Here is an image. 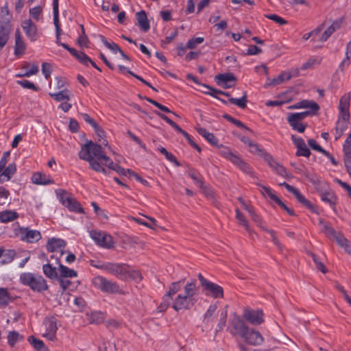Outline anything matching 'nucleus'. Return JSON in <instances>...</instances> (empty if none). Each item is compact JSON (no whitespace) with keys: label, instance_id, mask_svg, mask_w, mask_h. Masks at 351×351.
<instances>
[{"label":"nucleus","instance_id":"obj_1","mask_svg":"<svg viewBox=\"0 0 351 351\" xmlns=\"http://www.w3.org/2000/svg\"><path fill=\"white\" fill-rule=\"evenodd\" d=\"M196 281L187 282L184 287V293H180L173 300L172 308L176 311L190 310L197 302Z\"/></svg>","mask_w":351,"mask_h":351},{"label":"nucleus","instance_id":"obj_2","mask_svg":"<svg viewBox=\"0 0 351 351\" xmlns=\"http://www.w3.org/2000/svg\"><path fill=\"white\" fill-rule=\"evenodd\" d=\"M20 282L29 287L32 291L42 293L49 289L47 280L40 275L31 272H24L20 275Z\"/></svg>","mask_w":351,"mask_h":351},{"label":"nucleus","instance_id":"obj_3","mask_svg":"<svg viewBox=\"0 0 351 351\" xmlns=\"http://www.w3.org/2000/svg\"><path fill=\"white\" fill-rule=\"evenodd\" d=\"M198 278L206 295L215 299L223 298V289L221 286L206 280L202 274H198Z\"/></svg>","mask_w":351,"mask_h":351},{"label":"nucleus","instance_id":"obj_4","mask_svg":"<svg viewBox=\"0 0 351 351\" xmlns=\"http://www.w3.org/2000/svg\"><path fill=\"white\" fill-rule=\"evenodd\" d=\"M14 233L21 241L28 243H36L42 238L40 231L32 230L29 227H19L14 230Z\"/></svg>","mask_w":351,"mask_h":351},{"label":"nucleus","instance_id":"obj_5","mask_svg":"<svg viewBox=\"0 0 351 351\" xmlns=\"http://www.w3.org/2000/svg\"><path fill=\"white\" fill-rule=\"evenodd\" d=\"M229 324L228 330L230 333L234 336H238L241 338L245 335V333L249 329V327L246 325L243 319L236 314L234 315L233 317L230 319Z\"/></svg>","mask_w":351,"mask_h":351},{"label":"nucleus","instance_id":"obj_6","mask_svg":"<svg viewBox=\"0 0 351 351\" xmlns=\"http://www.w3.org/2000/svg\"><path fill=\"white\" fill-rule=\"evenodd\" d=\"M101 268L121 280L128 278V276L130 274L129 266L123 263L118 264L107 263L102 265Z\"/></svg>","mask_w":351,"mask_h":351},{"label":"nucleus","instance_id":"obj_7","mask_svg":"<svg viewBox=\"0 0 351 351\" xmlns=\"http://www.w3.org/2000/svg\"><path fill=\"white\" fill-rule=\"evenodd\" d=\"M92 282L95 287L100 289L103 292L107 293H117L121 292L119 287L116 282L110 281L102 276H98L95 277Z\"/></svg>","mask_w":351,"mask_h":351},{"label":"nucleus","instance_id":"obj_8","mask_svg":"<svg viewBox=\"0 0 351 351\" xmlns=\"http://www.w3.org/2000/svg\"><path fill=\"white\" fill-rule=\"evenodd\" d=\"M88 151V155H92L97 160H109V157L103 152V148L101 145L93 143L92 141H87L82 145L79 153Z\"/></svg>","mask_w":351,"mask_h":351},{"label":"nucleus","instance_id":"obj_9","mask_svg":"<svg viewBox=\"0 0 351 351\" xmlns=\"http://www.w3.org/2000/svg\"><path fill=\"white\" fill-rule=\"evenodd\" d=\"M21 27L31 42H35L40 38L41 34L39 32L37 25L31 19L23 21Z\"/></svg>","mask_w":351,"mask_h":351},{"label":"nucleus","instance_id":"obj_10","mask_svg":"<svg viewBox=\"0 0 351 351\" xmlns=\"http://www.w3.org/2000/svg\"><path fill=\"white\" fill-rule=\"evenodd\" d=\"M90 237L101 247L111 248L113 247L112 237L101 231L92 230L90 232Z\"/></svg>","mask_w":351,"mask_h":351},{"label":"nucleus","instance_id":"obj_11","mask_svg":"<svg viewBox=\"0 0 351 351\" xmlns=\"http://www.w3.org/2000/svg\"><path fill=\"white\" fill-rule=\"evenodd\" d=\"M243 317L252 325H260L264 322L263 313L262 310H253L245 308Z\"/></svg>","mask_w":351,"mask_h":351},{"label":"nucleus","instance_id":"obj_12","mask_svg":"<svg viewBox=\"0 0 351 351\" xmlns=\"http://www.w3.org/2000/svg\"><path fill=\"white\" fill-rule=\"evenodd\" d=\"M291 138L297 147V152L295 153L297 156H304L309 157L311 155V151L307 147L304 139L301 137H297L292 134Z\"/></svg>","mask_w":351,"mask_h":351},{"label":"nucleus","instance_id":"obj_13","mask_svg":"<svg viewBox=\"0 0 351 351\" xmlns=\"http://www.w3.org/2000/svg\"><path fill=\"white\" fill-rule=\"evenodd\" d=\"M243 339L247 343L252 346H259L264 341L263 337L258 330L250 328H249L248 331L243 336Z\"/></svg>","mask_w":351,"mask_h":351},{"label":"nucleus","instance_id":"obj_14","mask_svg":"<svg viewBox=\"0 0 351 351\" xmlns=\"http://www.w3.org/2000/svg\"><path fill=\"white\" fill-rule=\"evenodd\" d=\"M66 246V242L61 239L51 238L48 240L46 247L50 252H60V255L64 253V248Z\"/></svg>","mask_w":351,"mask_h":351},{"label":"nucleus","instance_id":"obj_15","mask_svg":"<svg viewBox=\"0 0 351 351\" xmlns=\"http://www.w3.org/2000/svg\"><path fill=\"white\" fill-rule=\"evenodd\" d=\"M15 45H14V55L21 56L25 53L26 49V45L23 40L19 29H16L14 34Z\"/></svg>","mask_w":351,"mask_h":351},{"label":"nucleus","instance_id":"obj_16","mask_svg":"<svg viewBox=\"0 0 351 351\" xmlns=\"http://www.w3.org/2000/svg\"><path fill=\"white\" fill-rule=\"evenodd\" d=\"M299 74V70L295 69L294 74L292 75L289 72H282L277 77L272 80H268L265 86H276L283 82L285 80H289L292 76H297Z\"/></svg>","mask_w":351,"mask_h":351},{"label":"nucleus","instance_id":"obj_17","mask_svg":"<svg viewBox=\"0 0 351 351\" xmlns=\"http://www.w3.org/2000/svg\"><path fill=\"white\" fill-rule=\"evenodd\" d=\"M217 84L224 88H229L232 85L227 84V82L236 81V77L232 73L218 74L215 77Z\"/></svg>","mask_w":351,"mask_h":351},{"label":"nucleus","instance_id":"obj_18","mask_svg":"<svg viewBox=\"0 0 351 351\" xmlns=\"http://www.w3.org/2000/svg\"><path fill=\"white\" fill-rule=\"evenodd\" d=\"M319 225L322 227V232L329 239L334 238L337 241V237L341 236L342 234L335 230L329 224L326 223L323 219H320Z\"/></svg>","mask_w":351,"mask_h":351},{"label":"nucleus","instance_id":"obj_19","mask_svg":"<svg viewBox=\"0 0 351 351\" xmlns=\"http://www.w3.org/2000/svg\"><path fill=\"white\" fill-rule=\"evenodd\" d=\"M323 189L324 188L319 191L320 193L321 199L323 202L328 203L331 207L335 208L337 202V196L332 191L330 190L324 192Z\"/></svg>","mask_w":351,"mask_h":351},{"label":"nucleus","instance_id":"obj_20","mask_svg":"<svg viewBox=\"0 0 351 351\" xmlns=\"http://www.w3.org/2000/svg\"><path fill=\"white\" fill-rule=\"evenodd\" d=\"M289 109L309 108L313 110H319V105L312 100H302L289 107Z\"/></svg>","mask_w":351,"mask_h":351},{"label":"nucleus","instance_id":"obj_21","mask_svg":"<svg viewBox=\"0 0 351 351\" xmlns=\"http://www.w3.org/2000/svg\"><path fill=\"white\" fill-rule=\"evenodd\" d=\"M79 158L82 160L88 161L89 162L90 167L92 169H93L95 171H99L101 165L100 163L97 161L96 158L95 159L92 155L88 154V151L86 150L85 152L83 151L82 153H79Z\"/></svg>","mask_w":351,"mask_h":351},{"label":"nucleus","instance_id":"obj_22","mask_svg":"<svg viewBox=\"0 0 351 351\" xmlns=\"http://www.w3.org/2000/svg\"><path fill=\"white\" fill-rule=\"evenodd\" d=\"M138 25L143 32H147L150 29L149 22L146 12L141 10L136 14Z\"/></svg>","mask_w":351,"mask_h":351},{"label":"nucleus","instance_id":"obj_23","mask_svg":"<svg viewBox=\"0 0 351 351\" xmlns=\"http://www.w3.org/2000/svg\"><path fill=\"white\" fill-rule=\"evenodd\" d=\"M32 181L34 184L40 185H47L54 183L53 180L50 179L48 176L43 174L40 172L34 173L32 176Z\"/></svg>","mask_w":351,"mask_h":351},{"label":"nucleus","instance_id":"obj_24","mask_svg":"<svg viewBox=\"0 0 351 351\" xmlns=\"http://www.w3.org/2000/svg\"><path fill=\"white\" fill-rule=\"evenodd\" d=\"M292 194L295 195L297 200L304 206L313 213H317L316 207L312 204L309 200L306 199L298 189H296Z\"/></svg>","mask_w":351,"mask_h":351},{"label":"nucleus","instance_id":"obj_25","mask_svg":"<svg viewBox=\"0 0 351 351\" xmlns=\"http://www.w3.org/2000/svg\"><path fill=\"white\" fill-rule=\"evenodd\" d=\"M11 19L12 15L10 13L8 5L5 4L1 9L0 26L11 27Z\"/></svg>","mask_w":351,"mask_h":351},{"label":"nucleus","instance_id":"obj_26","mask_svg":"<svg viewBox=\"0 0 351 351\" xmlns=\"http://www.w3.org/2000/svg\"><path fill=\"white\" fill-rule=\"evenodd\" d=\"M58 269L60 272V276H58V278H75L77 276V273L75 270L70 269L61 263H59Z\"/></svg>","mask_w":351,"mask_h":351},{"label":"nucleus","instance_id":"obj_27","mask_svg":"<svg viewBox=\"0 0 351 351\" xmlns=\"http://www.w3.org/2000/svg\"><path fill=\"white\" fill-rule=\"evenodd\" d=\"M66 207L72 212L82 213L84 212L83 208L80 203L73 197H66Z\"/></svg>","mask_w":351,"mask_h":351},{"label":"nucleus","instance_id":"obj_28","mask_svg":"<svg viewBox=\"0 0 351 351\" xmlns=\"http://www.w3.org/2000/svg\"><path fill=\"white\" fill-rule=\"evenodd\" d=\"M197 132L202 136L206 141H208L213 145H217L218 139L215 136L213 133H210L206 129L204 128H197Z\"/></svg>","mask_w":351,"mask_h":351},{"label":"nucleus","instance_id":"obj_29","mask_svg":"<svg viewBox=\"0 0 351 351\" xmlns=\"http://www.w3.org/2000/svg\"><path fill=\"white\" fill-rule=\"evenodd\" d=\"M43 271L44 274L50 279H57L58 278V274L56 267H53L49 263H47L43 265Z\"/></svg>","mask_w":351,"mask_h":351},{"label":"nucleus","instance_id":"obj_30","mask_svg":"<svg viewBox=\"0 0 351 351\" xmlns=\"http://www.w3.org/2000/svg\"><path fill=\"white\" fill-rule=\"evenodd\" d=\"M350 113L339 114L337 122L336 128L344 132L347 130L349 123Z\"/></svg>","mask_w":351,"mask_h":351},{"label":"nucleus","instance_id":"obj_31","mask_svg":"<svg viewBox=\"0 0 351 351\" xmlns=\"http://www.w3.org/2000/svg\"><path fill=\"white\" fill-rule=\"evenodd\" d=\"M318 110H313L310 109L309 110H306L302 112L289 113L288 117H291L292 120L295 119L301 121L309 115L316 114Z\"/></svg>","mask_w":351,"mask_h":351},{"label":"nucleus","instance_id":"obj_32","mask_svg":"<svg viewBox=\"0 0 351 351\" xmlns=\"http://www.w3.org/2000/svg\"><path fill=\"white\" fill-rule=\"evenodd\" d=\"M221 154L231 162L235 165L237 167L241 163L243 160L237 155L232 152L230 150L226 149L221 152Z\"/></svg>","mask_w":351,"mask_h":351},{"label":"nucleus","instance_id":"obj_33","mask_svg":"<svg viewBox=\"0 0 351 351\" xmlns=\"http://www.w3.org/2000/svg\"><path fill=\"white\" fill-rule=\"evenodd\" d=\"M19 217V214L12 210H5L0 213V221L3 223L12 221Z\"/></svg>","mask_w":351,"mask_h":351},{"label":"nucleus","instance_id":"obj_34","mask_svg":"<svg viewBox=\"0 0 351 351\" xmlns=\"http://www.w3.org/2000/svg\"><path fill=\"white\" fill-rule=\"evenodd\" d=\"M304 175L306 178L315 186V189L319 191L320 189L324 188L326 185L325 183H322L317 176L311 174L310 172L306 171L304 172Z\"/></svg>","mask_w":351,"mask_h":351},{"label":"nucleus","instance_id":"obj_35","mask_svg":"<svg viewBox=\"0 0 351 351\" xmlns=\"http://www.w3.org/2000/svg\"><path fill=\"white\" fill-rule=\"evenodd\" d=\"M11 27L0 26V49L7 43Z\"/></svg>","mask_w":351,"mask_h":351},{"label":"nucleus","instance_id":"obj_36","mask_svg":"<svg viewBox=\"0 0 351 351\" xmlns=\"http://www.w3.org/2000/svg\"><path fill=\"white\" fill-rule=\"evenodd\" d=\"M43 324L47 332H56L58 327L57 319L55 317L45 318Z\"/></svg>","mask_w":351,"mask_h":351},{"label":"nucleus","instance_id":"obj_37","mask_svg":"<svg viewBox=\"0 0 351 351\" xmlns=\"http://www.w3.org/2000/svg\"><path fill=\"white\" fill-rule=\"evenodd\" d=\"M228 101L234 105L237 106L241 109H244L247 106V93L245 92L243 95L240 99H235L233 97H230L228 99Z\"/></svg>","mask_w":351,"mask_h":351},{"label":"nucleus","instance_id":"obj_38","mask_svg":"<svg viewBox=\"0 0 351 351\" xmlns=\"http://www.w3.org/2000/svg\"><path fill=\"white\" fill-rule=\"evenodd\" d=\"M349 106H350V97L348 95H343L339 101V114H344L346 113H349Z\"/></svg>","mask_w":351,"mask_h":351},{"label":"nucleus","instance_id":"obj_39","mask_svg":"<svg viewBox=\"0 0 351 351\" xmlns=\"http://www.w3.org/2000/svg\"><path fill=\"white\" fill-rule=\"evenodd\" d=\"M337 243L344 249V250L351 255V241L348 240L343 234L337 237Z\"/></svg>","mask_w":351,"mask_h":351},{"label":"nucleus","instance_id":"obj_40","mask_svg":"<svg viewBox=\"0 0 351 351\" xmlns=\"http://www.w3.org/2000/svg\"><path fill=\"white\" fill-rule=\"evenodd\" d=\"M287 121L293 130L303 133L306 128V125L295 119L292 120L291 117H287Z\"/></svg>","mask_w":351,"mask_h":351},{"label":"nucleus","instance_id":"obj_41","mask_svg":"<svg viewBox=\"0 0 351 351\" xmlns=\"http://www.w3.org/2000/svg\"><path fill=\"white\" fill-rule=\"evenodd\" d=\"M156 114L159 116L162 119L169 123L172 128H173L178 132L184 135L186 132L183 130L176 123L170 119L167 116L160 112H156Z\"/></svg>","mask_w":351,"mask_h":351},{"label":"nucleus","instance_id":"obj_42","mask_svg":"<svg viewBox=\"0 0 351 351\" xmlns=\"http://www.w3.org/2000/svg\"><path fill=\"white\" fill-rule=\"evenodd\" d=\"M23 339V337L16 331H10L8 335V342L11 347H14L17 341Z\"/></svg>","mask_w":351,"mask_h":351},{"label":"nucleus","instance_id":"obj_43","mask_svg":"<svg viewBox=\"0 0 351 351\" xmlns=\"http://www.w3.org/2000/svg\"><path fill=\"white\" fill-rule=\"evenodd\" d=\"M307 254L313 258L314 263L318 270L321 271L323 274L328 272V269L324 265V263L319 260V258L314 253L308 251Z\"/></svg>","mask_w":351,"mask_h":351},{"label":"nucleus","instance_id":"obj_44","mask_svg":"<svg viewBox=\"0 0 351 351\" xmlns=\"http://www.w3.org/2000/svg\"><path fill=\"white\" fill-rule=\"evenodd\" d=\"M105 165L110 169L115 171L120 175L126 176V170L119 166L118 164L113 162V161L109 158V160H104Z\"/></svg>","mask_w":351,"mask_h":351},{"label":"nucleus","instance_id":"obj_45","mask_svg":"<svg viewBox=\"0 0 351 351\" xmlns=\"http://www.w3.org/2000/svg\"><path fill=\"white\" fill-rule=\"evenodd\" d=\"M202 85L208 90V91H203V93L204 94L209 95L215 98H218V96L215 95V93H218L219 95H222L228 97L229 98L231 97L230 94L228 92H224V91L214 88H213L210 86L206 85V84H202Z\"/></svg>","mask_w":351,"mask_h":351},{"label":"nucleus","instance_id":"obj_46","mask_svg":"<svg viewBox=\"0 0 351 351\" xmlns=\"http://www.w3.org/2000/svg\"><path fill=\"white\" fill-rule=\"evenodd\" d=\"M183 282H184V279L171 283L169 288V291L166 293L167 296L172 298V296L173 295H175L177 292H178L181 289Z\"/></svg>","mask_w":351,"mask_h":351},{"label":"nucleus","instance_id":"obj_47","mask_svg":"<svg viewBox=\"0 0 351 351\" xmlns=\"http://www.w3.org/2000/svg\"><path fill=\"white\" fill-rule=\"evenodd\" d=\"M16 256V252L14 250H4V254L3 259L1 261L2 265L8 264L11 263Z\"/></svg>","mask_w":351,"mask_h":351},{"label":"nucleus","instance_id":"obj_48","mask_svg":"<svg viewBox=\"0 0 351 351\" xmlns=\"http://www.w3.org/2000/svg\"><path fill=\"white\" fill-rule=\"evenodd\" d=\"M158 150L165 156L167 160L173 162L176 166L179 167L180 165L176 158L171 153L169 152L165 147H160L158 148Z\"/></svg>","mask_w":351,"mask_h":351},{"label":"nucleus","instance_id":"obj_49","mask_svg":"<svg viewBox=\"0 0 351 351\" xmlns=\"http://www.w3.org/2000/svg\"><path fill=\"white\" fill-rule=\"evenodd\" d=\"M99 38L103 44L113 53H117L119 51L121 48L114 43H110L107 39L102 35H99Z\"/></svg>","mask_w":351,"mask_h":351},{"label":"nucleus","instance_id":"obj_50","mask_svg":"<svg viewBox=\"0 0 351 351\" xmlns=\"http://www.w3.org/2000/svg\"><path fill=\"white\" fill-rule=\"evenodd\" d=\"M217 304H215L209 306L208 308L207 309L206 312L204 314V322L206 324H208L213 320V316L214 315L215 312L217 310Z\"/></svg>","mask_w":351,"mask_h":351},{"label":"nucleus","instance_id":"obj_51","mask_svg":"<svg viewBox=\"0 0 351 351\" xmlns=\"http://www.w3.org/2000/svg\"><path fill=\"white\" fill-rule=\"evenodd\" d=\"M11 300L6 288H0V305L6 306Z\"/></svg>","mask_w":351,"mask_h":351},{"label":"nucleus","instance_id":"obj_52","mask_svg":"<svg viewBox=\"0 0 351 351\" xmlns=\"http://www.w3.org/2000/svg\"><path fill=\"white\" fill-rule=\"evenodd\" d=\"M223 117L224 119H226V120H228V121H230V122L232 123L233 124H234L236 126H237L239 128H244V129H245V130H247L248 131L252 132V130L248 127L245 125L241 121L234 119V117H231L230 115H229L228 114H225L223 116Z\"/></svg>","mask_w":351,"mask_h":351},{"label":"nucleus","instance_id":"obj_53","mask_svg":"<svg viewBox=\"0 0 351 351\" xmlns=\"http://www.w3.org/2000/svg\"><path fill=\"white\" fill-rule=\"evenodd\" d=\"M172 300H173V298L171 297L167 296V295L165 294L162 298V302L160 303V304L158 307V311L160 312L165 311L167 309V308L169 306Z\"/></svg>","mask_w":351,"mask_h":351},{"label":"nucleus","instance_id":"obj_54","mask_svg":"<svg viewBox=\"0 0 351 351\" xmlns=\"http://www.w3.org/2000/svg\"><path fill=\"white\" fill-rule=\"evenodd\" d=\"M236 218L238 220L240 225L244 226L247 231H250V227L243 213L240 212L239 209L236 210Z\"/></svg>","mask_w":351,"mask_h":351},{"label":"nucleus","instance_id":"obj_55","mask_svg":"<svg viewBox=\"0 0 351 351\" xmlns=\"http://www.w3.org/2000/svg\"><path fill=\"white\" fill-rule=\"evenodd\" d=\"M261 187V193L265 197H268L273 201L276 202V200L278 198L271 191V189L267 186H262L261 184H258Z\"/></svg>","mask_w":351,"mask_h":351},{"label":"nucleus","instance_id":"obj_56","mask_svg":"<svg viewBox=\"0 0 351 351\" xmlns=\"http://www.w3.org/2000/svg\"><path fill=\"white\" fill-rule=\"evenodd\" d=\"M50 96L58 101L62 100H69V96L67 94V90H63L56 93H49Z\"/></svg>","mask_w":351,"mask_h":351},{"label":"nucleus","instance_id":"obj_57","mask_svg":"<svg viewBox=\"0 0 351 351\" xmlns=\"http://www.w3.org/2000/svg\"><path fill=\"white\" fill-rule=\"evenodd\" d=\"M188 176L193 179L195 183L199 186L200 188L203 187L204 182L201 178H199L197 176V173L195 172L194 169H189L188 171Z\"/></svg>","mask_w":351,"mask_h":351},{"label":"nucleus","instance_id":"obj_58","mask_svg":"<svg viewBox=\"0 0 351 351\" xmlns=\"http://www.w3.org/2000/svg\"><path fill=\"white\" fill-rule=\"evenodd\" d=\"M227 311H223L220 314V319L217 324L216 332L221 331L226 324Z\"/></svg>","mask_w":351,"mask_h":351},{"label":"nucleus","instance_id":"obj_59","mask_svg":"<svg viewBox=\"0 0 351 351\" xmlns=\"http://www.w3.org/2000/svg\"><path fill=\"white\" fill-rule=\"evenodd\" d=\"M38 72V66L36 64H33L29 71H24V74H16V76L19 77H29Z\"/></svg>","mask_w":351,"mask_h":351},{"label":"nucleus","instance_id":"obj_60","mask_svg":"<svg viewBox=\"0 0 351 351\" xmlns=\"http://www.w3.org/2000/svg\"><path fill=\"white\" fill-rule=\"evenodd\" d=\"M16 171V165L14 163L10 164L2 172L3 176L7 177L9 180L15 173Z\"/></svg>","mask_w":351,"mask_h":351},{"label":"nucleus","instance_id":"obj_61","mask_svg":"<svg viewBox=\"0 0 351 351\" xmlns=\"http://www.w3.org/2000/svg\"><path fill=\"white\" fill-rule=\"evenodd\" d=\"M42 7L40 5H38L29 10V14L36 21H39L40 16L42 14Z\"/></svg>","mask_w":351,"mask_h":351},{"label":"nucleus","instance_id":"obj_62","mask_svg":"<svg viewBox=\"0 0 351 351\" xmlns=\"http://www.w3.org/2000/svg\"><path fill=\"white\" fill-rule=\"evenodd\" d=\"M29 343L38 351L43 346L44 343L43 341L35 338L34 336H29L27 339Z\"/></svg>","mask_w":351,"mask_h":351},{"label":"nucleus","instance_id":"obj_63","mask_svg":"<svg viewBox=\"0 0 351 351\" xmlns=\"http://www.w3.org/2000/svg\"><path fill=\"white\" fill-rule=\"evenodd\" d=\"M204 40V39L202 37H197L190 39L186 43V48L194 49L197 45L202 43Z\"/></svg>","mask_w":351,"mask_h":351},{"label":"nucleus","instance_id":"obj_64","mask_svg":"<svg viewBox=\"0 0 351 351\" xmlns=\"http://www.w3.org/2000/svg\"><path fill=\"white\" fill-rule=\"evenodd\" d=\"M344 163L347 171L351 178V152H346L344 156Z\"/></svg>","mask_w":351,"mask_h":351}]
</instances>
